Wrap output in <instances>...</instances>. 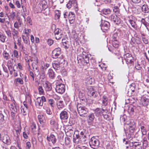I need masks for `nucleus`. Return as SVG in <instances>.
I'll return each instance as SVG.
<instances>
[{"mask_svg": "<svg viewBox=\"0 0 149 149\" xmlns=\"http://www.w3.org/2000/svg\"><path fill=\"white\" fill-rule=\"evenodd\" d=\"M126 124L128 125L127 130L125 131L126 139L129 141L132 139V136L134 134L136 127L135 123L133 120H132L130 122H126Z\"/></svg>", "mask_w": 149, "mask_h": 149, "instance_id": "1", "label": "nucleus"}, {"mask_svg": "<svg viewBox=\"0 0 149 149\" xmlns=\"http://www.w3.org/2000/svg\"><path fill=\"white\" fill-rule=\"evenodd\" d=\"M77 108L78 113L82 117H84V115L86 114L88 112L87 108L81 104H78L77 105Z\"/></svg>", "mask_w": 149, "mask_h": 149, "instance_id": "2", "label": "nucleus"}, {"mask_svg": "<svg viewBox=\"0 0 149 149\" xmlns=\"http://www.w3.org/2000/svg\"><path fill=\"white\" fill-rule=\"evenodd\" d=\"M89 143L90 146L93 148L97 149L99 147L100 142L99 140L94 137H93L91 139Z\"/></svg>", "mask_w": 149, "mask_h": 149, "instance_id": "3", "label": "nucleus"}, {"mask_svg": "<svg viewBox=\"0 0 149 149\" xmlns=\"http://www.w3.org/2000/svg\"><path fill=\"white\" fill-rule=\"evenodd\" d=\"M57 61H55L52 63V66L53 68L57 71L61 69L60 65L62 63L64 60L63 58H58Z\"/></svg>", "mask_w": 149, "mask_h": 149, "instance_id": "4", "label": "nucleus"}, {"mask_svg": "<svg viewBox=\"0 0 149 149\" xmlns=\"http://www.w3.org/2000/svg\"><path fill=\"white\" fill-rule=\"evenodd\" d=\"M124 52L125 53L124 55V58L125 60L126 63L128 65L130 64H132L133 63V57L132 55L129 53H127L125 49L124 48Z\"/></svg>", "mask_w": 149, "mask_h": 149, "instance_id": "5", "label": "nucleus"}, {"mask_svg": "<svg viewBox=\"0 0 149 149\" xmlns=\"http://www.w3.org/2000/svg\"><path fill=\"white\" fill-rule=\"evenodd\" d=\"M84 54H83V55ZM83 59L81 60L80 58L78 59V63L79 65H81L82 64L83 65H86L89 62V57L88 55H84L82 56Z\"/></svg>", "mask_w": 149, "mask_h": 149, "instance_id": "6", "label": "nucleus"}, {"mask_svg": "<svg viewBox=\"0 0 149 149\" xmlns=\"http://www.w3.org/2000/svg\"><path fill=\"white\" fill-rule=\"evenodd\" d=\"M65 85L64 84H61L56 85V92L59 93L63 94L65 91Z\"/></svg>", "mask_w": 149, "mask_h": 149, "instance_id": "7", "label": "nucleus"}, {"mask_svg": "<svg viewBox=\"0 0 149 149\" xmlns=\"http://www.w3.org/2000/svg\"><path fill=\"white\" fill-rule=\"evenodd\" d=\"M61 49L59 47L53 50L52 54V57L53 58H58L61 54Z\"/></svg>", "mask_w": 149, "mask_h": 149, "instance_id": "8", "label": "nucleus"}, {"mask_svg": "<svg viewBox=\"0 0 149 149\" xmlns=\"http://www.w3.org/2000/svg\"><path fill=\"white\" fill-rule=\"evenodd\" d=\"M109 19L112 22L116 24L120 23V20L119 17H118L116 15H112L109 17Z\"/></svg>", "mask_w": 149, "mask_h": 149, "instance_id": "9", "label": "nucleus"}, {"mask_svg": "<svg viewBox=\"0 0 149 149\" xmlns=\"http://www.w3.org/2000/svg\"><path fill=\"white\" fill-rule=\"evenodd\" d=\"M55 38L57 40L61 39L62 36L61 33V30L59 28L56 29L54 31Z\"/></svg>", "mask_w": 149, "mask_h": 149, "instance_id": "10", "label": "nucleus"}, {"mask_svg": "<svg viewBox=\"0 0 149 149\" xmlns=\"http://www.w3.org/2000/svg\"><path fill=\"white\" fill-rule=\"evenodd\" d=\"M1 140L3 143L8 145L10 144L11 143L10 137L7 134H5L2 136Z\"/></svg>", "mask_w": 149, "mask_h": 149, "instance_id": "11", "label": "nucleus"}, {"mask_svg": "<svg viewBox=\"0 0 149 149\" xmlns=\"http://www.w3.org/2000/svg\"><path fill=\"white\" fill-rule=\"evenodd\" d=\"M68 111L64 110L62 111L60 114V118L62 120L67 119L68 117Z\"/></svg>", "mask_w": 149, "mask_h": 149, "instance_id": "12", "label": "nucleus"}, {"mask_svg": "<svg viewBox=\"0 0 149 149\" xmlns=\"http://www.w3.org/2000/svg\"><path fill=\"white\" fill-rule=\"evenodd\" d=\"M6 111L4 109L3 111L0 113V124H3L5 121V117L7 116Z\"/></svg>", "mask_w": 149, "mask_h": 149, "instance_id": "13", "label": "nucleus"}, {"mask_svg": "<svg viewBox=\"0 0 149 149\" xmlns=\"http://www.w3.org/2000/svg\"><path fill=\"white\" fill-rule=\"evenodd\" d=\"M129 21L132 27L135 29L136 30L139 29L141 28V26H139L137 25L134 19L132 18V19H130Z\"/></svg>", "mask_w": 149, "mask_h": 149, "instance_id": "14", "label": "nucleus"}, {"mask_svg": "<svg viewBox=\"0 0 149 149\" xmlns=\"http://www.w3.org/2000/svg\"><path fill=\"white\" fill-rule=\"evenodd\" d=\"M88 94L91 96L95 97L98 96L99 93L97 91H95L93 88H90L88 91Z\"/></svg>", "mask_w": 149, "mask_h": 149, "instance_id": "15", "label": "nucleus"}, {"mask_svg": "<svg viewBox=\"0 0 149 149\" xmlns=\"http://www.w3.org/2000/svg\"><path fill=\"white\" fill-rule=\"evenodd\" d=\"M45 90L46 91V94L50 95L49 92L51 91L52 88L51 84L48 81H46L44 84Z\"/></svg>", "mask_w": 149, "mask_h": 149, "instance_id": "16", "label": "nucleus"}, {"mask_svg": "<svg viewBox=\"0 0 149 149\" xmlns=\"http://www.w3.org/2000/svg\"><path fill=\"white\" fill-rule=\"evenodd\" d=\"M68 18L70 24L73 23L75 19V15L72 12H70L68 14Z\"/></svg>", "mask_w": 149, "mask_h": 149, "instance_id": "17", "label": "nucleus"}, {"mask_svg": "<svg viewBox=\"0 0 149 149\" xmlns=\"http://www.w3.org/2000/svg\"><path fill=\"white\" fill-rule=\"evenodd\" d=\"M110 25L109 22L106 21H104L103 23L100 25L101 29L103 30H107L109 29Z\"/></svg>", "mask_w": 149, "mask_h": 149, "instance_id": "18", "label": "nucleus"}, {"mask_svg": "<svg viewBox=\"0 0 149 149\" xmlns=\"http://www.w3.org/2000/svg\"><path fill=\"white\" fill-rule=\"evenodd\" d=\"M77 3L76 0H70L66 5L67 7L70 9L72 6H76L77 5Z\"/></svg>", "mask_w": 149, "mask_h": 149, "instance_id": "19", "label": "nucleus"}, {"mask_svg": "<svg viewBox=\"0 0 149 149\" xmlns=\"http://www.w3.org/2000/svg\"><path fill=\"white\" fill-rule=\"evenodd\" d=\"M47 139L49 141H51L53 144H55L56 141V139L55 136L53 134H51L50 136H48Z\"/></svg>", "mask_w": 149, "mask_h": 149, "instance_id": "20", "label": "nucleus"}, {"mask_svg": "<svg viewBox=\"0 0 149 149\" xmlns=\"http://www.w3.org/2000/svg\"><path fill=\"white\" fill-rule=\"evenodd\" d=\"M104 109H103L97 108L95 110V115L97 116H102L103 115V113L104 111Z\"/></svg>", "mask_w": 149, "mask_h": 149, "instance_id": "21", "label": "nucleus"}, {"mask_svg": "<svg viewBox=\"0 0 149 149\" xmlns=\"http://www.w3.org/2000/svg\"><path fill=\"white\" fill-rule=\"evenodd\" d=\"M87 121L89 124L93 122L95 118V116L93 113H91L89 114L87 116Z\"/></svg>", "mask_w": 149, "mask_h": 149, "instance_id": "22", "label": "nucleus"}, {"mask_svg": "<svg viewBox=\"0 0 149 149\" xmlns=\"http://www.w3.org/2000/svg\"><path fill=\"white\" fill-rule=\"evenodd\" d=\"M132 147L133 149H142V146L139 142H132Z\"/></svg>", "mask_w": 149, "mask_h": 149, "instance_id": "23", "label": "nucleus"}, {"mask_svg": "<svg viewBox=\"0 0 149 149\" xmlns=\"http://www.w3.org/2000/svg\"><path fill=\"white\" fill-rule=\"evenodd\" d=\"M38 118L40 124H44L45 121V116L43 114L39 115Z\"/></svg>", "mask_w": 149, "mask_h": 149, "instance_id": "24", "label": "nucleus"}, {"mask_svg": "<svg viewBox=\"0 0 149 149\" xmlns=\"http://www.w3.org/2000/svg\"><path fill=\"white\" fill-rule=\"evenodd\" d=\"M23 79L20 78H17L15 79L14 82L15 85L17 86H19V84H23Z\"/></svg>", "mask_w": 149, "mask_h": 149, "instance_id": "25", "label": "nucleus"}, {"mask_svg": "<svg viewBox=\"0 0 149 149\" xmlns=\"http://www.w3.org/2000/svg\"><path fill=\"white\" fill-rule=\"evenodd\" d=\"M80 137L79 134H74L73 136V140L74 143L78 144L80 141Z\"/></svg>", "mask_w": 149, "mask_h": 149, "instance_id": "26", "label": "nucleus"}, {"mask_svg": "<svg viewBox=\"0 0 149 149\" xmlns=\"http://www.w3.org/2000/svg\"><path fill=\"white\" fill-rule=\"evenodd\" d=\"M140 128L143 135H145L146 134V129L145 125L143 124L140 123L139 125Z\"/></svg>", "mask_w": 149, "mask_h": 149, "instance_id": "27", "label": "nucleus"}, {"mask_svg": "<svg viewBox=\"0 0 149 149\" xmlns=\"http://www.w3.org/2000/svg\"><path fill=\"white\" fill-rule=\"evenodd\" d=\"M48 74L49 77L51 79H53L55 76L54 72L52 69H49L48 71Z\"/></svg>", "mask_w": 149, "mask_h": 149, "instance_id": "28", "label": "nucleus"}, {"mask_svg": "<svg viewBox=\"0 0 149 149\" xmlns=\"http://www.w3.org/2000/svg\"><path fill=\"white\" fill-rule=\"evenodd\" d=\"M136 109V107L133 105L130 106L128 109V112L130 115H132L134 112V109Z\"/></svg>", "mask_w": 149, "mask_h": 149, "instance_id": "29", "label": "nucleus"}, {"mask_svg": "<svg viewBox=\"0 0 149 149\" xmlns=\"http://www.w3.org/2000/svg\"><path fill=\"white\" fill-rule=\"evenodd\" d=\"M11 97V100L12 99V98L13 99V103L12 104H11V107H10V110L11 111H15V110H17V109L16 108V107L15 106V100H14L13 97H12L10 96Z\"/></svg>", "mask_w": 149, "mask_h": 149, "instance_id": "30", "label": "nucleus"}, {"mask_svg": "<svg viewBox=\"0 0 149 149\" xmlns=\"http://www.w3.org/2000/svg\"><path fill=\"white\" fill-rule=\"evenodd\" d=\"M142 11L144 13H148L149 12V8L146 5H143L142 7Z\"/></svg>", "mask_w": 149, "mask_h": 149, "instance_id": "31", "label": "nucleus"}, {"mask_svg": "<svg viewBox=\"0 0 149 149\" xmlns=\"http://www.w3.org/2000/svg\"><path fill=\"white\" fill-rule=\"evenodd\" d=\"M57 107L58 109H62L64 107V105L63 103V101L60 100L57 103Z\"/></svg>", "mask_w": 149, "mask_h": 149, "instance_id": "32", "label": "nucleus"}, {"mask_svg": "<svg viewBox=\"0 0 149 149\" xmlns=\"http://www.w3.org/2000/svg\"><path fill=\"white\" fill-rule=\"evenodd\" d=\"M72 34L74 40L76 41L80 40L79 38L77 36V33H76V31L75 30H73L72 32Z\"/></svg>", "mask_w": 149, "mask_h": 149, "instance_id": "33", "label": "nucleus"}, {"mask_svg": "<svg viewBox=\"0 0 149 149\" xmlns=\"http://www.w3.org/2000/svg\"><path fill=\"white\" fill-rule=\"evenodd\" d=\"M108 98L105 95H103L102 97V103L105 106H106L108 104Z\"/></svg>", "mask_w": 149, "mask_h": 149, "instance_id": "34", "label": "nucleus"}, {"mask_svg": "<svg viewBox=\"0 0 149 149\" xmlns=\"http://www.w3.org/2000/svg\"><path fill=\"white\" fill-rule=\"evenodd\" d=\"M22 37L25 44H27L29 43V37H27L26 36L23 35H22Z\"/></svg>", "mask_w": 149, "mask_h": 149, "instance_id": "35", "label": "nucleus"}, {"mask_svg": "<svg viewBox=\"0 0 149 149\" xmlns=\"http://www.w3.org/2000/svg\"><path fill=\"white\" fill-rule=\"evenodd\" d=\"M126 118V116L125 115L123 116H121L120 119L121 121L123 122L125 125H127L128 126V125L125 123L126 122H130L132 120H131L130 121H126V119H127Z\"/></svg>", "mask_w": 149, "mask_h": 149, "instance_id": "36", "label": "nucleus"}, {"mask_svg": "<svg viewBox=\"0 0 149 149\" xmlns=\"http://www.w3.org/2000/svg\"><path fill=\"white\" fill-rule=\"evenodd\" d=\"M102 12L103 14L105 15H108L111 13V10L109 8H104L102 10Z\"/></svg>", "mask_w": 149, "mask_h": 149, "instance_id": "37", "label": "nucleus"}, {"mask_svg": "<svg viewBox=\"0 0 149 149\" xmlns=\"http://www.w3.org/2000/svg\"><path fill=\"white\" fill-rule=\"evenodd\" d=\"M113 46L115 48L118 47L119 46V42L118 40H111Z\"/></svg>", "mask_w": 149, "mask_h": 149, "instance_id": "38", "label": "nucleus"}, {"mask_svg": "<svg viewBox=\"0 0 149 149\" xmlns=\"http://www.w3.org/2000/svg\"><path fill=\"white\" fill-rule=\"evenodd\" d=\"M149 102V99L146 97H143V98L142 103L145 106L147 105Z\"/></svg>", "mask_w": 149, "mask_h": 149, "instance_id": "39", "label": "nucleus"}, {"mask_svg": "<svg viewBox=\"0 0 149 149\" xmlns=\"http://www.w3.org/2000/svg\"><path fill=\"white\" fill-rule=\"evenodd\" d=\"M7 65L8 70H13L14 71H15V70L14 69V68L12 67L13 65L11 61H8V62Z\"/></svg>", "mask_w": 149, "mask_h": 149, "instance_id": "40", "label": "nucleus"}, {"mask_svg": "<svg viewBox=\"0 0 149 149\" xmlns=\"http://www.w3.org/2000/svg\"><path fill=\"white\" fill-rule=\"evenodd\" d=\"M3 58L6 60H8L10 58L9 54L5 51H3Z\"/></svg>", "mask_w": 149, "mask_h": 149, "instance_id": "41", "label": "nucleus"}, {"mask_svg": "<svg viewBox=\"0 0 149 149\" xmlns=\"http://www.w3.org/2000/svg\"><path fill=\"white\" fill-rule=\"evenodd\" d=\"M39 94L40 95H44V91L42 86H39L38 87Z\"/></svg>", "mask_w": 149, "mask_h": 149, "instance_id": "42", "label": "nucleus"}, {"mask_svg": "<svg viewBox=\"0 0 149 149\" xmlns=\"http://www.w3.org/2000/svg\"><path fill=\"white\" fill-rule=\"evenodd\" d=\"M6 37L5 35H3L1 32H0V42H4Z\"/></svg>", "mask_w": 149, "mask_h": 149, "instance_id": "43", "label": "nucleus"}, {"mask_svg": "<svg viewBox=\"0 0 149 149\" xmlns=\"http://www.w3.org/2000/svg\"><path fill=\"white\" fill-rule=\"evenodd\" d=\"M136 88V85L135 83H133L130 85V88L129 89L132 91V92L134 93Z\"/></svg>", "mask_w": 149, "mask_h": 149, "instance_id": "44", "label": "nucleus"}, {"mask_svg": "<svg viewBox=\"0 0 149 149\" xmlns=\"http://www.w3.org/2000/svg\"><path fill=\"white\" fill-rule=\"evenodd\" d=\"M12 35L13 37V38L15 39V38L17 37V36L18 34V32L17 30H16L14 29L12 31Z\"/></svg>", "mask_w": 149, "mask_h": 149, "instance_id": "45", "label": "nucleus"}, {"mask_svg": "<svg viewBox=\"0 0 149 149\" xmlns=\"http://www.w3.org/2000/svg\"><path fill=\"white\" fill-rule=\"evenodd\" d=\"M48 103L50 104L52 107H54L55 102L54 100L52 99H48Z\"/></svg>", "mask_w": 149, "mask_h": 149, "instance_id": "46", "label": "nucleus"}, {"mask_svg": "<svg viewBox=\"0 0 149 149\" xmlns=\"http://www.w3.org/2000/svg\"><path fill=\"white\" fill-rule=\"evenodd\" d=\"M37 103L39 106H42L43 105V102H42L40 97H38L37 99Z\"/></svg>", "mask_w": 149, "mask_h": 149, "instance_id": "47", "label": "nucleus"}, {"mask_svg": "<svg viewBox=\"0 0 149 149\" xmlns=\"http://www.w3.org/2000/svg\"><path fill=\"white\" fill-rule=\"evenodd\" d=\"M113 11L114 12L118 14L119 13V8L117 6H114L113 7Z\"/></svg>", "mask_w": 149, "mask_h": 149, "instance_id": "48", "label": "nucleus"}, {"mask_svg": "<svg viewBox=\"0 0 149 149\" xmlns=\"http://www.w3.org/2000/svg\"><path fill=\"white\" fill-rule=\"evenodd\" d=\"M21 109L22 113L23 115H26V111L27 109L26 108H23L21 107Z\"/></svg>", "mask_w": 149, "mask_h": 149, "instance_id": "49", "label": "nucleus"}, {"mask_svg": "<svg viewBox=\"0 0 149 149\" xmlns=\"http://www.w3.org/2000/svg\"><path fill=\"white\" fill-rule=\"evenodd\" d=\"M32 66L33 70L34 71H36L37 72L38 74H39V70L38 69V67L37 65H33V63L32 64Z\"/></svg>", "mask_w": 149, "mask_h": 149, "instance_id": "50", "label": "nucleus"}, {"mask_svg": "<svg viewBox=\"0 0 149 149\" xmlns=\"http://www.w3.org/2000/svg\"><path fill=\"white\" fill-rule=\"evenodd\" d=\"M126 91H127V95L129 97L134 95V93L132 92V91L130 89H128Z\"/></svg>", "mask_w": 149, "mask_h": 149, "instance_id": "51", "label": "nucleus"}, {"mask_svg": "<svg viewBox=\"0 0 149 149\" xmlns=\"http://www.w3.org/2000/svg\"><path fill=\"white\" fill-rule=\"evenodd\" d=\"M118 39V33H115L113 35L111 40H117Z\"/></svg>", "mask_w": 149, "mask_h": 149, "instance_id": "52", "label": "nucleus"}, {"mask_svg": "<svg viewBox=\"0 0 149 149\" xmlns=\"http://www.w3.org/2000/svg\"><path fill=\"white\" fill-rule=\"evenodd\" d=\"M143 146L146 147L148 145V141L147 140V139L146 138H144L143 139Z\"/></svg>", "mask_w": 149, "mask_h": 149, "instance_id": "53", "label": "nucleus"}, {"mask_svg": "<svg viewBox=\"0 0 149 149\" xmlns=\"http://www.w3.org/2000/svg\"><path fill=\"white\" fill-rule=\"evenodd\" d=\"M17 112V110H15L11 111V116L12 117L13 119H14L15 118V114Z\"/></svg>", "mask_w": 149, "mask_h": 149, "instance_id": "54", "label": "nucleus"}, {"mask_svg": "<svg viewBox=\"0 0 149 149\" xmlns=\"http://www.w3.org/2000/svg\"><path fill=\"white\" fill-rule=\"evenodd\" d=\"M56 11L57 13H56L55 15L57 17V19H59L61 15V11L59 10H56Z\"/></svg>", "mask_w": 149, "mask_h": 149, "instance_id": "55", "label": "nucleus"}, {"mask_svg": "<svg viewBox=\"0 0 149 149\" xmlns=\"http://www.w3.org/2000/svg\"><path fill=\"white\" fill-rule=\"evenodd\" d=\"M61 73L63 76H66L67 75V71L65 69H63L61 72Z\"/></svg>", "mask_w": 149, "mask_h": 149, "instance_id": "56", "label": "nucleus"}, {"mask_svg": "<svg viewBox=\"0 0 149 149\" xmlns=\"http://www.w3.org/2000/svg\"><path fill=\"white\" fill-rule=\"evenodd\" d=\"M123 143L124 144L126 145H129L130 142V141L124 138L123 140Z\"/></svg>", "mask_w": 149, "mask_h": 149, "instance_id": "57", "label": "nucleus"}, {"mask_svg": "<svg viewBox=\"0 0 149 149\" xmlns=\"http://www.w3.org/2000/svg\"><path fill=\"white\" fill-rule=\"evenodd\" d=\"M13 54L15 57L17 58H18V53L17 51L16 50H14L13 52Z\"/></svg>", "mask_w": 149, "mask_h": 149, "instance_id": "58", "label": "nucleus"}, {"mask_svg": "<svg viewBox=\"0 0 149 149\" xmlns=\"http://www.w3.org/2000/svg\"><path fill=\"white\" fill-rule=\"evenodd\" d=\"M65 142L66 144H68L70 142V139L69 137H66L65 139Z\"/></svg>", "mask_w": 149, "mask_h": 149, "instance_id": "59", "label": "nucleus"}, {"mask_svg": "<svg viewBox=\"0 0 149 149\" xmlns=\"http://www.w3.org/2000/svg\"><path fill=\"white\" fill-rule=\"evenodd\" d=\"M31 143L30 142L28 141L26 143V149H30L31 147Z\"/></svg>", "mask_w": 149, "mask_h": 149, "instance_id": "60", "label": "nucleus"}, {"mask_svg": "<svg viewBox=\"0 0 149 149\" xmlns=\"http://www.w3.org/2000/svg\"><path fill=\"white\" fill-rule=\"evenodd\" d=\"M67 130L65 129V132L67 136H70V135H69V133H70V134H71L70 132H71L72 133L71 135L72 134L73 131L72 130L70 129V131H68Z\"/></svg>", "mask_w": 149, "mask_h": 149, "instance_id": "61", "label": "nucleus"}, {"mask_svg": "<svg viewBox=\"0 0 149 149\" xmlns=\"http://www.w3.org/2000/svg\"><path fill=\"white\" fill-rule=\"evenodd\" d=\"M6 34H7L8 37H11V33L10 30H7L6 31Z\"/></svg>", "mask_w": 149, "mask_h": 149, "instance_id": "62", "label": "nucleus"}, {"mask_svg": "<svg viewBox=\"0 0 149 149\" xmlns=\"http://www.w3.org/2000/svg\"><path fill=\"white\" fill-rule=\"evenodd\" d=\"M47 43L49 46H51L53 43V41L52 39H49L47 40Z\"/></svg>", "mask_w": 149, "mask_h": 149, "instance_id": "63", "label": "nucleus"}, {"mask_svg": "<svg viewBox=\"0 0 149 149\" xmlns=\"http://www.w3.org/2000/svg\"><path fill=\"white\" fill-rule=\"evenodd\" d=\"M15 4L16 5L17 7L18 8H19L21 7V5L19 2L18 1H16L15 2Z\"/></svg>", "mask_w": 149, "mask_h": 149, "instance_id": "64", "label": "nucleus"}]
</instances>
